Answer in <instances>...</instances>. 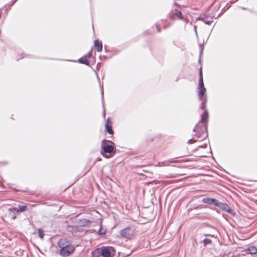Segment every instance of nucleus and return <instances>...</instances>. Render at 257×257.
Here are the masks:
<instances>
[{"instance_id": "obj_2", "label": "nucleus", "mask_w": 257, "mask_h": 257, "mask_svg": "<svg viewBox=\"0 0 257 257\" xmlns=\"http://www.w3.org/2000/svg\"><path fill=\"white\" fill-rule=\"evenodd\" d=\"M120 235L122 237L131 239L135 237V230L131 227H127L120 231Z\"/></svg>"}, {"instance_id": "obj_7", "label": "nucleus", "mask_w": 257, "mask_h": 257, "mask_svg": "<svg viewBox=\"0 0 257 257\" xmlns=\"http://www.w3.org/2000/svg\"><path fill=\"white\" fill-rule=\"evenodd\" d=\"M198 89L199 90H202L203 92L206 93V89L204 85L203 79V74L202 71V68H200L199 71V84H198Z\"/></svg>"}, {"instance_id": "obj_5", "label": "nucleus", "mask_w": 257, "mask_h": 257, "mask_svg": "<svg viewBox=\"0 0 257 257\" xmlns=\"http://www.w3.org/2000/svg\"><path fill=\"white\" fill-rule=\"evenodd\" d=\"M74 249L75 247L72 245L67 247V248L65 247L63 249H61L60 254L63 256H68L74 251Z\"/></svg>"}, {"instance_id": "obj_12", "label": "nucleus", "mask_w": 257, "mask_h": 257, "mask_svg": "<svg viewBox=\"0 0 257 257\" xmlns=\"http://www.w3.org/2000/svg\"><path fill=\"white\" fill-rule=\"evenodd\" d=\"M217 201L218 200L216 199L211 198L209 197H205L202 199V202L203 203L210 205L213 204L215 206H216Z\"/></svg>"}, {"instance_id": "obj_14", "label": "nucleus", "mask_w": 257, "mask_h": 257, "mask_svg": "<svg viewBox=\"0 0 257 257\" xmlns=\"http://www.w3.org/2000/svg\"><path fill=\"white\" fill-rule=\"evenodd\" d=\"M105 128L106 131L110 135L113 134V131L112 128L111 123L109 122V119H107V121L105 123Z\"/></svg>"}, {"instance_id": "obj_26", "label": "nucleus", "mask_w": 257, "mask_h": 257, "mask_svg": "<svg viewBox=\"0 0 257 257\" xmlns=\"http://www.w3.org/2000/svg\"><path fill=\"white\" fill-rule=\"evenodd\" d=\"M206 17H207V16H206L201 15H200V19L203 20L204 18H206Z\"/></svg>"}, {"instance_id": "obj_9", "label": "nucleus", "mask_w": 257, "mask_h": 257, "mask_svg": "<svg viewBox=\"0 0 257 257\" xmlns=\"http://www.w3.org/2000/svg\"><path fill=\"white\" fill-rule=\"evenodd\" d=\"M19 209L15 207H11L9 209V211L17 213L18 212H22L25 211L27 210V205H18Z\"/></svg>"}, {"instance_id": "obj_19", "label": "nucleus", "mask_w": 257, "mask_h": 257, "mask_svg": "<svg viewBox=\"0 0 257 257\" xmlns=\"http://www.w3.org/2000/svg\"><path fill=\"white\" fill-rule=\"evenodd\" d=\"M38 232L39 234V237L41 239L43 238L44 236L45 235L43 230L41 228H39L38 230Z\"/></svg>"}, {"instance_id": "obj_28", "label": "nucleus", "mask_w": 257, "mask_h": 257, "mask_svg": "<svg viewBox=\"0 0 257 257\" xmlns=\"http://www.w3.org/2000/svg\"><path fill=\"white\" fill-rule=\"evenodd\" d=\"M206 147H207V145L206 144H204V145H202V146H199V147L203 148H205Z\"/></svg>"}, {"instance_id": "obj_3", "label": "nucleus", "mask_w": 257, "mask_h": 257, "mask_svg": "<svg viewBox=\"0 0 257 257\" xmlns=\"http://www.w3.org/2000/svg\"><path fill=\"white\" fill-rule=\"evenodd\" d=\"M215 206L219 207L222 210L230 214L232 216H234L235 214L234 211L226 203L220 202L218 200Z\"/></svg>"}, {"instance_id": "obj_6", "label": "nucleus", "mask_w": 257, "mask_h": 257, "mask_svg": "<svg viewBox=\"0 0 257 257\" xmlns=\"http://www.w3.org/2000/svg\"><path fill=\"white\" fill-rule=\"evenodd\" d=\"M114 147L111 145H107L103 146L101 147V153L104 156V153H109L111 154V153L114 152ZM106 158H107V156H105Z\"/></svg>"}, {"instance_id": "obj_8", "label": "nucleus", "mask_w": 257, "mask_h": 257, "mask_svg": "<svg viewBox=\"0 0 257 257\" xmlns=\"http://www.w3.org/2000/svg\"><path fill=\"white\" fill-rule=\"evenodd\" d=\"M58 245L61 249H63L65 247L67 248V247L72 245L71 243L69 241L67 240L66 238H61L59 240L58 242Z\"/></svg>"}, {"instance_id": "obj_15", "label": "nucleus", "mask_w": 257, "mask_h": 257, "mask_svg": "<svg viewBox=\"0 0 257 257\" xmlns=\"http://www.w3.org/2000/svg\"><path fill=\"white\" fill-rule=\"evenodd\" d=\"M94 46L96 48L97 52H101L102 50V44L101 41L98 40L94 41Z\"/></svg>"}, {"instance_id": "obj_4", "label": "nucleus", "mask_w": 257, "mask_h": 257, "mask_svg": "<svg viewBox=\"0 0 257 257\" xmlns=\"http://www.w3.org/2000/svg\"><path fill=\"white\" fill-rule=\"evenodd\" d=\"M198 97L199 98V100L202 101V102L200 104V108L202 110L205 109V103L207 102V96L204 92H203L202 90H199L198 91Z\"/></svg>"}, {"instance_id": "obj_32", "label": "nucleus", "mask_w": 257, "mask_h": 257, "mask_svg": "<svg viewBox=\"0 0 257 257\" xmlns=\"http://www.w3.org/2000/svg\"><path fill=\"white\" fill-rule=\"evenodd\" d=\"M17 0H15L14 3H13V4H14Z\"/></svg>"}, {"instance_id": "obj_31", "label": "nucleus", "mask_w": 257, "mask_h": 257, "mask_svg": "<svg viewBox=\"0 0 257 257\" xmlns=\"http://www.w3.org/2000/svg\"><path fill=\"white\" fill-rule=\"evenodd\" d=\"M157 26V29H158V31L160 32V28H158V26Z\"/></svg>"}, {"instance_id": "obj_29", "label": "nucleus", "mask_w": 257, "mask_h": 257, "mask_svg": "<svg viewBox=\"0 0 257 257\" xmlns=\"http://www.w3.org/2000/svg\"><path fill=\"white\" fill-rule=\"evenodd\" d=\"M105 141H107L108 142H110V141H108V140H106L105 139L103 140L102 141V143H103V142H105Z\"/></svg>"}, {"instance_id": "obj_20", "label": "nucleus", "mask_w": 257, "mask_h": 257, "mask_svg": "<svg viewBox=\"0 0 257 257\" xmlns=\"http://www.w3.org/2000/svg\"><path fill=\"white\" fill-rule=\"evenodd\" d=\"M203 242L204 245H207V244H211L212 240L209 238H206L203 240Z\"/></svg>"}, {"instance_id": "obj_33", "label": "nucleus", "mask_w": 257, "mask_h": 257, "mask_svg": "<svg viewBox=\"0 0 257 257\" xmlns=\"http://www.w3.org/2000/svg\"><path fill=\"white\" fill-rule=\"evenodd\" d=\"M167 27V26H164V28H166Z\"/></svg>"}, {"instance_id": "obj_24", "label": "nucleus", "mask_w": 257, "mask_h": 257, "mask_svg": "<svg viewBox=\"0 0 257 257\" xmlns=\"http://www.w3.org/2000/svg\"><path fill=\"white\" fill-rule=\"evenodd\" d=\"M213 22L212 21H204V23L206 25H210Z\"/></svg>"}, {"instance_id": "obj_13", "label": "nucleus", "mask_w": 257, "mask_h": 257, "mask_svg": "<svg viewBox=\"0 0 257 257\" xmlns=\"http://www.w3.org/2000/svg\"><path fill=\"white\" fill-rule=\"evenodd\" d=\"M100 253L103 257H110V252L109 249L107 247H103L100 249Z\"/></svg>"}, {"instance_id": "obj_25", "label": "nucleus", "mask_w": 257, "mask_h": 257, "mask_svg": "<svg viewBox=\"0 0 257 257\" xmlns=\"http://www.w3.org/2000/svg\"><path fill=\"white\" fill-rule=\"evenodd\" d=\"M87 56L89 58L92 57V53L91 51L87 54Z\"/></svg>"}, {"instance_id": "obj_10", "label": "nucleus", "mask_w": 257, "mask_h": 257, "mask_svg": "<svg viewBox=\"0 0 257 257\" xmlns=\"http://www.w3.org/2000/svg\"><path fill=\"white\" fill-rule=\"evenodd\" d=\"M171 15L172 17L174 19V18L176 17L179 20H181L183 21H184L186 22V23L187 22V21L185 19H184L182 14L181 12L177 11V10H174L171 12Z\"/></svg>"}, {"instance_id": "obj_23", "label": "nucleus", "mask_w": 257, "mask_h": 257, "mask_svg": "<svg viewBox=\"0 0 257 257\" xmlns=\"http://www.w3.org/2000/svg\"><path fill=\"white\" fill-rule=\"evenodd\" d=\"M196 141H197V140H196V139H195L194 138H192V139H189V140L188 141L187 143H188V144H192V143H194V142H196Z\"/></svg>"}, {"instance_id": "obj_16", "label": "nucleus", "mask_w": 257, "mask_h": 257, "mask_svg": "<svg viewBox=\"0 0 257 257\" xmlns=\"http://www.w3.org/2000/svg\"><path fill=\"white\" fill-rule=\"evenodd\" d=\"M92 257H101L100 248H97L91 252Z\"/></svg>"}, {"instance_id": "obj_11", "label": "nucleus", "mask_w": 257, "mask_h": 257, "mask_svg": "<svg viewBox=\"0 0 257 257\" xmlns=\"http://www.w3.org/2000/svg\"><path fill=\"white\" fill-rule=\"evenodd\" d=\"M243 254H254L257 253V248L254 246H251L249 247H248L246 249H245L243 251Z\"/></svg>"}, {"instance_id": "obj_22", "label": "nucleus", "mask_w": 257, "mask_h": 257, "mask_svg": "<svg viewBox=\"0 0 257 257\" xmlns=\"http://www.w3.org/2000/svg\"><path fill=\"white\" fill-rule=\"evenodd\" d=\"M106 233V231L105 230H102L101 228V226H100V228L98 230V233L100 235H104Z\"/></svg>"}, {"instance_id": "obj_27", "label": "nucleus", "mask_w": 257, "mask_h": 257, "mask_svg": "<svg viewBox=\"0 0 257 257\" xmlns=\"http://www.w3.org/2000/svg\"><path fill=\"white\" fill-rule=\"evenodd\" d=\"M101 95H102V97H103V89L102 87H101Z\"/></svg>"}, {"instance_id": "obj_17", "label": "nucleus", "mask_w": 257, "mask_h": 257, "mask_svg": "<svg viewBox=\"0 0 257 257\" xmlns=\"http://www.w3.org/2000/svg\"><path fill=\"white\" fill-rule=\"evenodd\" d=\"M80 222H81V223H80L81 225L83 226L89 225L91 223V222L89 220H87L86 219H84L81 220Z\"/></svg>"}, {"instance_id": "obj_30", "label": "nucleus", "mask_w": 257, "mask_h": 257, "mask_svg": "<svg viewBox=\"0 0 257 257\" xmlns=\"http://www.w3.org/2000/svg\"><path fill=\"white\" fill-rule=\"evenodd\" d=\"M23 58V57H19V58H18V57H17L16 59H17V60H19L21 59V58Z\"/></svg>"}, {"instance_id": "obj_21", "label": "nucleus", "mask_w": 257, "mask_h": 257, "mask_svg": "<svg viewBox=\"0 0 257 257\" xmlns=\"http://www.w3.org/2000/svg\"><path fill=\"white\" fill-rule=\"evenodd\" d=\"M16 214L17 213H15L14 212H10L9 211V215L11 216V219L12 220H14V219H15L16 218V217H17Z\"/></svg>"}, {"instance_id": "obj_18", "label": "nucleus", "mask_w": 257, "mask_h": 257, "mask_svg": "<svg viewBox=\"0 0 257 257\" xmlns=\"http://www.w3.org/2000/svg\"><path fill=\"white\" fill-rule=\"evenodd\" d=\"M78 62L80 63L84 64L88 66L89 65V61L87 59L83 57L79 59Z\"/></svg>"}, {"instance_id": "obj_1", "label": "nucleus", "mask_w": 257, "mask_h": 257, "mask_svg": "<svg viewBox=\"0 0 257 257\" xmlns=\"http://www.w3.org/2000/svg\"><path fill=\"white\" fill-rule=\"evenodd\" d=\"M208 113L207 110L201 116V119L193 128V132L196 133L195 136L198 139H204L207 136V126L206 123L207 121Z\"/></svg>"}]
</instances>
